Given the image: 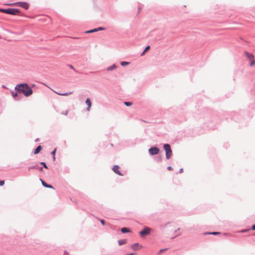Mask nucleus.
Segmentation results:
<instances>
[{
    "instance_id": "2f4dec72",
    "label": "nucleus",
    "mask_w": 255,
    "mask_h": 255,
    "mask_svg": "<svg viewBox=\"0 0 255 255\" xmlns=\"http://www.w3.org/2000/svg\"><path fill=\"white\" fill-rule=\"evenodd\" d=\"M4 181L0 180V186H2L4 185Z\"/></svg>"
},
{
    "instance_id": "b1692460",
    "label": "nucleus",
    "mask_w": 255,
    "mask_h": 255,
    "mask_svg": "<svg viewBox=\"0 0 255 255\" xmlns=\"http://www.w3.org/2000/svg\"><path fill=\"white\" fill-rule=\"evenodd\" d=\"M167 250V248H165V249H161L159 251L158 253V255H160L161 254L162 252H163L164 251H165Z\"/></svg>"
},
{
    "instance_id": "f257e3e1",
    "label": "nucleus",
    "mask_w": 255,
    "mask_h": 255,
    "mask_svg": "<svg viewBox=\"0 0 255 255\" xmlns=\"http://www.w3.org/2000/svg\"><path fill=\"white\" fill-rule=\"evenodd\" d=\"M15 90L19 94H23L25 97H29L33 93V91L28 84L23 83L17 84Z\"/></svg>"
},
{
    "instance_id": "c756f323",
    "label": "nucleus",
    "mask_w": 255,
    "mask_h": 255,
    "mask_svg": "<svg viewBox=\"0 0 255 255\" xmlns=\"http://www.w3.org/2000/svg\"><path fill=\"white\" fill-rule=\"evenodd\" d=\"M99 221H100V222H101V223L102 224V225L103 226H104V225H105V220H103V219H101V220H100Z\"/></svg>"
},
{
    "instance_id": "aec40b11",
    "label": "nucleus",
    "mask_w": 255,
    "mask_h": 255,
    "mask_svg": "<svg viewBox=\"0 0 255 255\" xmlns=\"http://www.w3.org/2000/svg\"><path fill=\"white\" fill-rule=\"evenodd\" d=\"M129 64V62H127V61H122V62H121V63H120V64H121L122 66H123V67L126 66H127V65H128Z\"/></svg>"
},
{
    "instance_id": "6e6552de",
    "label": "nucleus",
    "mask_w": 255,
    "mask_h": 255,
    "mask_svg": "<svg viewBox=\"0 0 255 255\" xmlns=\"http://www.w3.org/2000/svg\"><path fill=\"white\" fill-rule=\"evenodd\" d=\"M130 248L134 251L139 250L140 249L142 248L141 245H140L139 243H136L131 245Z\"/></svg>"
},
{
    "instance_id": "9d476101",
    "label": "nucleus",
    "mask_w": 255,
    "mask_h": 255,
    "mask_svg": "<svg viewBox=\"0 0 255 255\" xmlns=\"http://www.w3.org/2000/svg\"><path fill=\"white\" fill-rule=\"evenodd\" d=\"M40 180L41 181L42 185L44 187L54 189V188H53V186H52V185H50V184H47V183H46L44 181H43V180L42 179H41V178H40Z\"/></svg>"
},
{
    "instance_id": "ddd939ff",
    "label": "nucleus",
    "mask_w": 255,
    "mask_h": 255,
    "mask_svg": "<svg viewBox=\"0 0 255 255\" xmlns=\"http://www.w3.org/2000/svg\"><path fill=\"white\" fill-rule=\"evenodd\" d=\"M42 149V147L41 145H38L33 151V153L34 154H37L39 153Z\"/></svg>"
},
{
    "instance_id": "5701e85b",
    "label": "nucleus",
    "mask_w": 255,
    "mask_h": 255,
    "mask_svg": "<svg viewBox=\"0 0 255 255\" xmlns=\"http://www.w3.org/2000/svg\"><path fill=\"white\" fill-rule=\"evenodd\" d=\"M40 164L43 165V167H44L45 168L48 169V166H47L46 163L45 162H40L39 163Z\"/></svg>"
},
{
    "instance_id": "a211bd4d",
    "label": "nucleus",
    "mask_w": 255,
    "mask_h": 255,
    "mask_svg": "<svg viewBox=\"0 0 255 255\" xmlns=\"http://www.w3.org/2000/svg\"><path fill=\"white\" fill-rule=\"evenodd\" d=\"M39 168V165L38 164L35 163L34 165L32 166H29L28 167V170L29 171L30 169H38Z\"/></svg>"
},
{
    "instance_id": "0eeeda50",
    "label": "nucleus",
    "mask_w": 255,
    "mask_h": 255,
    "mask_svg": "<svg viewBox=\"0 0 255 255\" xmlns=\"http://www.w3.org/2000/svg\"><path fill=\"white\" fill-rule=\"evenodd\" d=\"M11 94L15 100H20L22 98V96L19 95V94L16 91H11Z\"/></svg>"
},
{
    "instance_id": "f03ea898",
    "label": "nucleus",
    "mask_w": 255,
    "mask_h": 255,
    "mask_svg": "<svg viewBox=\"0 0 255 255\" xmlns=\"http://www.w3.org/2000/svg\"><path fill=\"white\" fill-rule=\"evenodd\" d=\"M20 11V9L18 8H0V12L12 15H15L17 13H19Z\"/></svg>"
},
{
    "instance_id": "7c9ffc66",
    "label": "nucleus",
    "mask_w": 255,
    "mask_h": 255,
    "mask_svg": "<svg viewBox=\"0 0 255 255\" xmlns=\"http://www.w3.org/2000/svg\"><path fill=\"white\" fill-rule=\"evenodd\" d=\"M104 29H105V28L103 27H99L98 28H97V31H99V30H103Z\"/></svg>"
},
{
    "instance_id": "c9c22d12",
    "label": "nucleus",
    "mask_w": 255,
    "mask_h": 255,
    "mask_svg": "<svg viewBox=\"0 0 255 255\" xmlns=\"http://www.w3.org/2000/svg\"><path fill=\"white\" fill-rule=\"evenodd\" d=\"M38 169H39V170L40 171H43V167H39V168Z\"/></svg>"
},
{
    "instance_id": "4468645a",
    "label": "nucleus",
    "mask_w": 255,
    "mask_h": 255,
    "mask_svg": "<svg viewBox=\"0 0 255 255\" xmlns=\"http://www.w3.org/2000/svg\"><path fill=\"white\" fill-rule=\"evenodd\" d=\"M121 231L123 234H126L130 232V231L127 227L122 228L121 230Z\"/></svg>"
},
{
    "instance_id": "c85d7f7f",
    "label": "nucleus",
    "mask_w": 255,
    "mask_h": 255,
    "mask_svg": "<svg viewBox=\"0 0 255 255\" xmlns=\"http://www.w3.org/2000/svg\"><path fill=\"white\" fill-rule=\"evenodd\" d=\"M150 48V46L149 45H148L144 49V50H143L144 51V52H146V51H147L148 50H149Z\"/></svg>"
},
{
    "instance_id": "412c9836",
    "label": "nucleus",
    "mask_w": 255,
    "mask_h": 255,
    "mask_svg": "<svg viewBox=\"0 0 255 255\" xmlns=\"http://www.w3.org/2000/svg\"><path fill=\"white\" fill-rule=\"evenodd\" d=\"M162 157L161 156H157L155 160L157 162H160L162 161Z\"/></svg>"
},
{
    "instance_id": "cd10ccee",
    "label": "nucleus",
    "mask_w": 255,
    "mask_h": 255,
    "mask_svg": "<svg viewBox=\"0 0 255 255\" xmlns=\"http://www.w3.org/2000/svg\"><path fill=\"white\" fill-rule=\"evenodd\" d=\"M250 66H252L255 64L254 59L252 60H250Z\"/></svg>"
},
{
    "instance_id": "e433bc0d",
    "label": "nucleus",
    "mask_w": 255,
    "mask_h": 255,
    "mask_svg": "<svg viewBox=\"0 0 255 255\" xmlns=\"http://www.w3.org/2000/svg\"><path fill=\"white\" fill-rule=\"evenodd\" d=\"M68 111H66V112H63V113H62V114L65 115H67L68 114Z\"/></svg>"
},
{
    "instance_id": "c03bdc74",
    "label": "nucleus",
    "mask_w": 255,
    "mask_h": 255,
    "mask_svg": "<svg viewBox=\"0 0 255 255\" xmlns=\"http://www.w3.org/2000/svg\"><path fill=\"white\" fill-rule=\"evenodd\" d=\"M254 236H255V233H254Z\"/></svg>"
},
{
    "instance_id": "20e7f679",
    "label": "nucleus",
    "mask_w": 255,
    "mask_h": 255,
    "mask_svg": "<svg viewBox=\"0 0 255 255\" xmlns=\"http://www.w3.org/2000/svg\"><path fill=\"white\" fill-rule=\"evenodd\" d=\"M151 230L150 228L144 227L143 230L139 232V234L141 238H144L150 234Z\"/></svg>"
},
{
    "instance_id": "9b49d317",
    "label": "nucleus",
    "mask_w": 255,
    "mask_h": 255,
    "mask_svg": "<svg viewBox=\"0 0 255 255\" xmlns=\"http://www.w3.org/2000/svg\"><path fill=\"white\" fill-rule=\"evenodd\" d=\"M245 54L248 59L250 61L254 59V56L253 54L248 52V51H245Z\"/></svg>"
},
{
    "instance_id": "4be33fe9",
    "label": "nucleus",
    "mask_w": 255,
    "mask_h": 255,
    "mask_svg": "<svg viewBox=\"0 0 255 255\" xmlns=\"http://www.w3.org/2000/svg\"><path fill=\"white\" fill-rule=\"evenodd\" d=\"M97 28H94L93 29H91V30H88V31H86V33H90L97 32Z\"/></svg>"
},
{
    "instance_id": "a19ab883",
    "label": "nucleus",
    "mask_w": 255,
    "mask_h": 255,
    "mask_svg": "<svg viewBox=\"0 0 255 255\" xmlns=\"http://www.w3.org/2000/svg\"><path fill=\"white\" fill-rule=\"evenodd\" d=\"M138 12H140V10H141V8L140 6H138Z\"/></svg>"
},
{
    "instance_id": "79ce46f5",
    "label": "nucleus",
    "mask_w": 255,
    "mask_h": 255,
    "mask_svg": "<svg viewBox=\"0 0 255 255\" xmlns=\"http://www.w3.org/2000/svg\"><path fill=\"white\" fill-rule=\"evenodd\" d=\"M53 159L54 161L55 160V156H53Z\"/></svg>"
},
{
    "instance_id": "39448f33",
    "label": "nucleus",
    "mask_w": 255,
    "mask_h": 255,
    "mask_svg": "<svg viewBox=\"0 0 255 255\" xmlns=\"http://www.w3.org/2000/svg\"><path fill=\"white\" fill-rule=\"evenodd\" d=\"M10 5H13L20 6L24 8L25 9H28L29 7V4L28 2L23 1H18L14 2L13 3L10 4Z\"/></svg>"
},
{
    "instance_id": "2eb2a0df",
    "label": "nucleus",
    "mask_w": 255,
    "mask_h": 255,
    "mask_svg": "<svg viewBox=\"0 0 255 255\" xmlns=\"http://www.w3.org/2000/svg\"><path fill=\"white\" fill-rule=\"evenodd\" d=\"M127 243V240L125 239H122L118 241L119 246L125 245Z\"/></svg>"
},
{
    "instance_id": "4c0bfd02",
    "label": "nucleus",
    "mask_w": 255,
    "mask_h": 255,
    "mask_svg": "<svg viewBox=\"0 0 255 255\" xmlns=\"http://www.w3.org/2000/svg\"><path fill=\"white\" fill-rule=\"evenodd\" d=\"M183 172V168H181L180 170H179V173H181Z\"/></svg>"
},
{
    "instance_id": "1a4fd4ad",
    "label": "nucleus",
    "mask_w": 255,
    "mask_h": 255,
    "mask_svg": "<svg viewBox=\"0 0 255 255\" xmlns=\"http://www.w3.org/2000/svg\"><path fill=\"white\" fill-rule=\"evenodd\" d=\"M120 166L118 165H115L113 166L112 168V170L114 171L115 173L118 174L119 175L122 176L123 174L119 170Z\"/></svg>"
},
{
    "instance_id": "72a5a7b5",
    "label": "nucleus",
    "mask_w": 255,
    "mask_h": 255,
    "mask_svg": "<svg viewBox=\"0 0 255 255\" xmlns=\"http://www.w3.org/2000/svg\"><path fill=\"white\" fill-rule=\"evenodd\" d=\"M167 170H172V167H171V166H168V167H167Z\"/></svg>"
},
{
    "instance_id": "dca6fc26",
    "label": "nucleus",
    "mask_w": 255,
    "mask_h": 255,
    "mask_svg": "<svg viewBox=\"0 0 255 255\" xmlns=\"http://www.w3.org/2000/svg\"><path fill=\"white\" fill-rule=\"evenodd\" d=\"M220 232H205L204 233V235H217L220 234Z\"/></svg>"
},
{
    "instance_id": "bb28decb",
    "label": "nucleus",
    "mask_w": 255,
    "mask_h": 255,
    "mask_svg": "<svg viewBox=\"0 0 255 255\" xmlns=\"http://www.w3.org/2000/svg\"><path fill=\"white\" fill-rule=\"evenodd\" d=\"M56 151V148H55L51 152V154L53 156H55V153Z\"/></svg>"
},
{
    "instance_id": "ea45409f",
    "label": "nucleus",
    "mask_w": 255,
    "mask_h": 255,
    "mask_svg": "<svg viewBox=\"0 0 255 255\" xmlns=\"http://www.w3.org/2000/svg\"><path fill=\"white\" fill-rule=\"evenodd\" d=\"M145 52L143 51L140 54V56H142L145 54Z\"/></svg>"
},
{
    "instance_id": "58836bf2",
    "label": "nucleus",
    "mask_w": 255,
    "mask_h": 255,
    "mask_svg": "<svg viewBox=\"0 0 255 255\" xmlns=\"http://www.w3.org/2000/svg\"><path fill=\"white\" fill-rule=\"evenodd\" d=\"M135 255V254L134 253H131L128 254V255Z\"/></svg>"
},
{
    "instance_id": "f704fd0d",
    "label": "nucleus",
    "mask_w": 255,
    "mask_h": 255,
    "mask_svg": "<svg viewBox=\"0 0 255 255\" xmlns=\"http://www.w3.org/2000/svg\"><path fill=\"white\" fill-rule=\"evenodd\" d=\"M68 66H69V67L71 69H73L74 70H75V69H74V67H73L72 65H71V64H70V65H69Z\"/></svg>"
},
{
    "instance_id": "f3484780",
    "label": "nucleus",
    "mask_w": 255,
    "mask_h": 255,
    "mask_svg": "<svg viewBox=\"0 0 255 255\" xmlns=\"http://www.w3.org/2000/svg\"><path fill=\"white\" fill-rule=\"evenodd\" d=\"M117 68V66L116 64H113L112 65V66H109V67L107 68V71H112L115 69H116Z\"/></svg>"
},
{
    "instance_id": "37998d69",
    "label": "nucleus",
    "mask_w": 255,
    "mask_h": 255,
    "mask_svg": "<svg viewBox=\"0 0 255 255\" xmlns=\"http://www.w3.org/2000/svg\"><path fill=\"white\" fill-rule=\"evenodd\" d=\"M38 140H39V138H36V139H35V141L36 142H37V141H38Z\"/></svg>"
},
{
    "instance_id": "473e14b6",
    "label": "nucleus",
    "mask_w": 255,
    "mask_h": 255,
    "mask_svg": "<svg viewBox=\"0 0 255 255\" xmlns=\"http://www.w3.org/2000/svg\"><path fill=\"white\" fill-rule=\"evenodd\" d=\"M251 229L253 230V231H255V224L253 225L252 226V227H251Z\"/></svg>"
},
{
    "instance_id": "a878e982",
    "label": "nucleus",
    "mask_w": 255,
    "mask_h": 255,
    "mask_svg": "<svg viewBox=\"0 0 255 255\" xmlns=\"http://www.w3.org/2000/svg\"><path fill=\"white\" fill-rule=\"evenodd\" d=\"M250 230H251V229H243L240 232L241 233H246L247 232H248L249 231H250Z\"/></svg>"
},
{
    "instance_id": "f8f14e48",
    "label": "nucleus",
    "mask_w": 255,
    "mask_h": 255,
    "mask_svg": "<svg viewBox=\"0 0 255 255\" xmlns=\"http://www.w3.org/2000/svg\"><path fill=\"white\" fill-rule=\"evenodd\" d=\"M85 103L87 104V105L88 106V107L86 109V110L87 111H90V108L91 107V100L89 98H87L86 100V102H85Z\"/></svg>"
},
{
    "instance_id": "6ab92c4d",
    "label": "nucleus",
    "mask_w": 255,
    "mask_h": 255,
    "mask_svg": "<svg viewBox=\"0 0 255 255\" xmlns=\"http://www.w3.org/2000/svg\"><path fill=\"white\" fill-rule=\"evenodd\" d=\"M72 93H73L72 92H66V93H58V94L59 95H61V96H68V95L72 94Z\"/></svg>"
},
{
    "instance_id": "423d86ee",
    "label": "nucleus",
    "mask_w": 255,
    "mask_h": 255,
    "mask_svg": "<svg viewBox=\"0 0 255 255\" xmlns=\"http://www.w3.org/2000/svg\"><path fill=\"white\" fill-rule=\"evenodd\" d=\"M159 152V149L156 146H152L148 149V153L150 155L157 154Z\"/></svg>"
},
{
    "instance_id": "7ed1b4c3",
    "label": "nucleus",
    "mask_w": 255,
    "mask_h": 255,
    "mask_svg": "<svg viewBox=\"0 0 255 255\" xmlns=\"http://www.w3.org/2000/svg\"><path fill=\"white\" fill-rule=\"evenodd\" d=\"M163 148L165 151V156L166 159H169L172 154L171 146L168 143H165L163 145Z\"/></svg>"
},
{
    "instance_id": "393cba45",
    "label": "nucleus",
    "mask_w": 255,
    "mask_h": 255,
    "mask_svg": "<svg viewBox=\"0 0 255 255\" xmlns=\"http://www.w3.org/2000/svg\"><path fill=\"white\" fill-rule=\"evenodd\" d=\"M124 104L128 107H129L131 106L132 104L131 102H125Z\"/></svg>"
}]
</instances>
